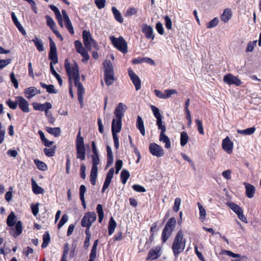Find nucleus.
Masks as SVG:
<instances>
[{
    "mask_svg": "<svg viewBox=\"0 0 261 261\" xmlns=\"http://www.w3.org/2000/svg\"><path fill=\"white\" fill-rule=\"evenodd\" d=\"M16 99H17L18 105L22 111L25 113H28L30 112L29 103L27 100L20 96L16 97Z\"/></svg>",
    "mask_w": 261,
    "mask_h": 261,
    "instance_id": "22",
    "label": "nucleus"
},
{
    "mask_svg": "<svg viewBox=\"0 0 261 261\" xmlns=\"http://www.w3.org/2000/svg\"><path fill=\"white\" fill-rule=\"evenodd\" d=\"M176 223V220L174 217H172L168 220L162 232L161 240L163 243L166 242L171 235L175 227Z\"/></svg>",
    "mask_w": 261,
    "mask_h": 261,
    "instance_id": "7",
    "label": "nucleus"
},
{
    "mask_svg": "<svg viewBox=\"0 0 261 261\" xmlns=\"http://www.w3.org/2000/svg\"><path fill=\"white\" fill-rule=\"evenodd\" d=\"M112 11L115 20L119 23H122L123 22V18L120 11L115 7H112Z\"/></svg>",
    "mask_w": 261,
    "mask_h": 261,
    "instance_id": "31",
    "label": "nucleus"
},
{
    "mask_svg": "<svg viewBox=\"0 0 261 261\" xmlns=\"http://www.w3.org/2000/svg\"><path fill=\"white\" fill-rule=\"evenodd\" d=\"M32 41L34 42L36 47L39 51H42L44 50L43 45L40 39H39L36 37L32 39Z\"/></svg>",
    "mask_w": 261,
    "mask_h": 261,
    "instance_id": "41",
    "label": "nucleus"
},
{
    "mask_svg": "<svg viewBox=\"0 0 261 261\" xmlns=\"http://www.w3.org/2000/svg\"><path fill=\"white\" fill-rule=\"evenodd\" d=\"M81 129L80 127L75 139L76 158L81 161H84L86 158V148L84 138L81 136Z\"/></svg>",
    "mask_w": 261,
    "mask_h": 261,
    "instance_id": "6",
    "label": "nucleus"
},
{
    "mask_svg": "<svg viewBox=\"0 0 261 261\" xmlns=\"http://www.w3.org/2000/svg\"><path fill=\"white\" fill-rule=\"evenodd\" d=\"M161 250L160 246H156L151 249L148 253L146 259L154 260L159 258L161 255Z\"/></svg>",
    "mask_w": 261,
    "mask_h": 261,
    "instance_id": "19",
    "label": "nucleus"
},
{
    "mask_svg": "<svg viewBox=\"0 0 261 261\" xmlns=\"http://www.w3.org/2000/svg\"><path fill=\"white\" fill-rule=\"evenodd\" d=\"M95 4L99 9H101L105 7L106 0H95Z\"/></svg>",
    "mask_w": 261,
    "mask_h": 261,
    "instance_id": "59",
    "label": "nucleus"
},
{
    "mask_svg": "<svg viewBox=\"0 0 261 261\" xmlns=\"http://www.w3.org/2000/svg\"><path fill=\"white\" fill-rule=\"evenodd\" d=\"M45 130L50 134L57 137L60 136L61 130L59 127H46Z\"/></svg>",
    "mask_w": 261,
    "mask_h": 261,
    "instance_id": "36",
    "label": "nucleus"
},
{
    "mask_svg": "<svg viewBox=\"0 0 261 261\" xmlns=\"http://www.w3.org/2000/svg\"><path fill=\"white\" fill-rule=\"evenodd\" d=\"M257 40L250 41L247 44V46L246 49V52H251L253 50L254 47L256 46L257 43Z\"/></svg>",
    "mask_w": 261,
    "mask_h": 261,
    "instance_id": "52",
    "label": "nucleus"
},
{
    "mask_svg": "<svg viewBox=\"0 0 261 261\" xmlns=\"http://www.w3.org/2000/svg\"><path fill=\"white\" fill-rule=\"evenodd\" d=\"M82 35L84 44L87 49L91 50L92 46L96 49H98V44L96 41L92 38L89 31L84 30Z\"/></svg>",
    "mask_w": 261,
    "mask_h": 261,
    "instance_id": "10",
    "label": "nucleus"
},
{
    "mask_svg": "<svg viewBox=\"0 0 261 261\" xmlns=\"http://www.w3.org/2000/svg\"><path fill=\"white\" fill-rule=\"evenodd\" d=\"M24 93L26 97L29 99L37 94V89L35 87H30L24 89Z\"/></svg>",
    "mask_w": 261,
    "mask_h": 261,
    "instance_id": "30",
    "label": "nucleus"
},
{
    "mask_svg": "<svg viewBox=\"0 0 261 261\" xmlns=\"http://www.w3.org/2000/svg\"><path fill=\"white\" fill-rule=\"evenodd\" d=\"M181 203V199L180 198H176L174 200V203L173 206V210L175 212H177L179 211V206Z\"/></svg>",
    "mask_w": 261,
    "mask_h": 261,
    "instance_id": "55",
    "label": "nucleus"
},
{
    "mask_svg": "<svg viewBox=\"0 0 261 261\" xmlns=\"http://www.w3.org/2000/svg\"><path fill=\"white\" fill-rule=\"evenodd\" d=\"M50 50L48 53V58L51 62L50 63L56 64L58 62L57 47L55 43L51 37H49Z\"/></svg>",
    "mask_w": 261,
    "mask_h": 261,
    "instance_id": "11",
    "label": "nucleus"
},
{
    "mask_svg": "<svg viewBox=\"0 0 261 261\" xmlns=\"http://www.w3.org/2000/svg\"><path fill=\"white\" fill-rule=\"evenodd\" d=\"M96 212L98 216V222L99 223H101L104 217V213L101 204H97L96 206Z\"/></svg>",
    "mask_w": 261,
    "mask_h": 261,
    "instance_id": "43",
    "label": "nucleus"
},
{
    "mask_svg": "<svg viewBox=\"0 0 261 261\" xmlns=\"http://www.w3.org/2000/svg\"><path fill=\"white\" fill-rule=\"evenodd\" d=\"M86 239L84 241V248L87 249L90 245V240L91 239V232L90 231H85Z\"/></svg>",
    "mask_w": 261,
    "mask_h": 261,
    "instance_id": "48",
    "label": "nucleus"
},
{
    "mask_svg": "<svg viewBox=\"0 0 261 261\" xmlns=\"http://www.w3.org/2000/svg\"><path fill=\"white\" fill-rule=\"evenodd\" d=\"M31 182L32 190L34 194H43L44 193V189L39 186H38L33 178H32Z\"/></svg>",
    "mask_w": 261,
    "mask_h": 261,
    "instance_id": "28",
    "label": "nucleus"
},
{
    "mask_svg": "<svg viewBox=\"0 0 261 261\" xmlns=\"http://www.w3.org/2000/svg\"><path fill=\"white\" fill-rule=\"evenodd\" d=\"M11 60L8 59L6 60H0V70L4 68L11 63Z\"/></svg>",
    "mask_w": 261,
    "mask_h": 261,
    "instance_id": "62",
    "label": "nucleus"
},
{
    "mask_svg": "<svg viewBox=\"0 0 261 261\" xmlns=\"http://www.w3.org/2000/svg\"><path fill=\"white\" fill-rule=\"evenodd\" d=\"M227 205L237 215L238 214H240L243 212V209L238 204L234 203L233 202H228L226 203Z\"/></svg>",
    "mask_w": 261,
    "mask_h": 261,
    "instance_id": "33",
    "label": "nucleus"
},
{
    "mask_svg": "<svg viewBox=\"0 0 261 261\" xmlns=\"http://www.w3.org/2000/svg\"><path fill=\"white\" fill-rule=\"evenodd\" d=\"M155 29L159 34L162 35L164 34V29L161 22L159 21L156 23Z\"/></svg>",
    "mask_w": 261,
    "mask_h": 261,
    "instance_id": "58",
    "label": "nucleus"
},
{
    "mask_svg": "<svg viewBox=\"0 0 261 261\" xmlns=\"http://www.w3.org/2000/svg\"><path fill=\"white\" fill-rule=\"evenodd\" d=\"M39 203H32L31 205V209L34 216H36L39 213Z\"/></svg>",
    "mask_w": 261,
    "mask_h": 261,
    "instance_id": "51",
    "label": "nucleus"
},
{
    "mask_svg": "<svg viewBox=\"0 0 261 261\" xmlns=\"http://www.w3.org/2000/svg\"><path fill=\"white\" fill-rule=\"evenodd\" d=\"M137 127L140 130L141 134L144 136L145 134V130L144 125V122L142 118L140 116H138L137 119Z\"/></svg>",
    "mask_w": 261,
    "mask_h": 261,
    "instance_id": "32",
    "label": "nucleus"
},
{
    "mask_svg": "<svg viewBox=\"0 0 261 261\" xmlns=\"http://www.w3.org/2000/svg\"><path fill=\"white\" fill-rule=\"evenodd\" d=\"M10 80L11 82L13 84L14 87L17 89L18 87V82L17 80L15 78L14 73L12 72L10 74Z\"/></svg>",
    "mask_w": 261,
    "mask_h": 261,
    "instance_id": "63",
    "label": "nucleus"
},
{
    "mask_svg": "<svg viewBox=\"0 0 261 261\" xmlns=\"http://www.w3.org/2000/svg\"><path fill=\"white\" fill-rule=\"evenodd\" d=\"M222 146L223 149L228 154H231L233 150V144L228 137H226L222 141Z\"/></svg>",
    "mask_w": 261,
    "mask_h": 261,
    "instance_id": "20",
    "label": "nucleus"
},
{
    "mask_svg": "<svg viewBox=\"0 0 261 261\" xmlns=\"http://www.w3.org/2000/svg\"><path fill=\"white\" fill-rule=\"evenodd\" d=\"M56 146H54L50 148H45L43 150L44 154L48 157H51L55 155Z\"/></svg>",
    "mask_w": 261,
    "mask_h": 261,
    "instance_id": "46",
    "label": "nucleus"
},
{
    "mask_svg": "<svg viewBox=\"0 0 261 261\" xmlns=\"http://www.w3.org/2000/svg\"><path fill=\"white\" fill-rule=\"evenodd\" d=\"M124 107H125V106L122 103H118L114 111L115 118L113 119L112 122V133L114 146L116 149H118L119 147V138L117 133H119L121 129L122 118L125 111L123 108Z\"/></svg>",
    "mask_w": 261,
    "mask_h": 261,
    "instance_id": "1",
    "label": "nucleus"
},
{
    "mask_svg": "<svg viewBox=\"0 0 261 261\" xmlns=\"http://www.w3.org/2000/svg\"><path fill=\"white\" fill-rule=\"evenodd\" d=\"M186 246V240L184 239V234L182 230H179L174 239L172 249L174 256L177 257L179 254L181 253Z\"/></svg>",
    "mask_w": 261,
    "mask_h": 261,
    "instance_id": "4",
    "label": "nucleus"
},
{
    "mask_svg": "<svg viewBox=\"0 0 261 261\" xmlns=\"http://www.w3.org/2000/svg\"><path fill=\"white\" fill-rule=\"evenodd\" d=\"M69 250V244L68 243H66L64 245L63 251V254H62L61 261H68L67 260V255L68 254Z\"/></svg>",
    "mask_w": 261,
    "mask_h": 261,
    "instance_id": "45",
    "label": "nucleus"
},
{
    "mask_svg": "<svg viewBox=\"0 0 261 261\" xmlns=\"http://www.w3.org/2000/svg\"><path fill=\"white\" fill-rule=\"evenodd\" d=\"M158 129L161 130V133L160 135L159 140L160 141H162L163 142L165 143V147L166 148H170L171 147V142L167 136H166L165 133L166 130V127L165 125H163L162 126L158 127Z\"/></svg>",
    "mask_w": 261,
    "mask_h": 261,
    "instance_id": "15",
    "label": "nucleus"
},
{
    "mask_svg": "<svg viewBox=\"0 0 261 261\" xmlns=\"http://www.w3.org/2000/svg\"><path fill=\"white\" fill-rule=\"evenodd\" d=\"M165 21V27L168 30H170L172 28V21L168 15L164 17Z\"/></svg>",
    "mask_w": 261,
    "mask_h": 261,
    "instance_id": "60",
    "label": "nucleus"
},
{
    "mask_svg": "<svg viewBox=\"0 0 261 261\" xmlns=\"http://www.w3.org/2000/svg\"><path fill=\"white\" fill-rule=\"evenodd\" d=\"M93 154L91 155L92 159V164H99L100 160L99 157L98 151L97 148L92 149Z\"/></svg>",
    "mask_w": 261,
    "mask_h": 261,
    "instance_id": "34",
    "label": "nucleus"
},
{
    "mask_svg": "<svg viewBox=\"0 0 261 261\" xmlns=\"http://www.w3.org/2000/svg\"><path fill=\"white\" fill-rule=\"evenodd\" d=\"M138 13V9L134 7H130L126 10L125 16L126 17H130L133 15H135Z\"/></svg>",
    "mask_w": 261,
    "mask_h": 261,
    "instance_id": "50",
    "label": "nucleus"
},
{
    "mask_svg": "<svg viewBox=\"0 0 261 261\" xmlns=\"http://www.w3.org/2000/svg\"><path fill=\"white\" fill-rule=\"evenodd\" d=\"M128 75L135 87L137 91L140 90L141 87V82L139 77L133 71L132 68H129L127 70Z\"/></svg>",
    "mask_w": 261,
    "mask_h": 261,
    "instance_id": "14",
    "label": "nucleus"
},
{
    "mask_svg": "<svg viewBox=\"0 0 261 261\" xmlns=\"http://www.w3.org/2000/svg\"><path fill=\"white\" fill-rule=\"evenodd\" d=\"M150 152L154 156L161 157L164 155V150L161 146L155 143H150L149 146Z\"/></svg>",
    "mask_w": 261,
    "mask_h": 261,
    "instance_id": "13",
    "label": "nucleus"
},
{
    "mask_svg": "<svg viewBox=\"0 0 261 261\" xmlns=\"http://www.w3.org/2000/svg\"><path fill=\"white\" fill-rule=\"evenodd\" d=\"M73 61L74 63L72 64V67H71L68 60L66 59L65 60V69L69 77V82L71 83L72 76L74 79L75 86L77 88V95H84L85 90L83 84L80 82V76L79 66L76 62L75 61Z\"/></svg>",
    "mask_w": 261,
    "mask_h": 261,
    "instance_id": "2",
    "label": "nucleus"
},
{
    "mask_svg": "<svg viewBox=\"0 0 261 261\" xmlns=\"http://www.w3.org/2000/svg\"><path fill=\"white\" fill-rule=\"evenodd\" d=\"M114 168H111L109 172L107 173L106 177L101 190V192L104 193L107 189L110 186V184L111 182L112 179L114 176Z\"/></svg>",
    "mask_w": 261,
    "mask_h": 261,
    "instance_id": "21",
    "label": "nucleus"
},
{
    "mask_svg": "<svg viewBox=\"0 0 261 261\" xmlns=\"http://www.w3.org/2000/svg\"><path fill=\"white\" fill-rule=\"evenodd\" d=\"M255 131V127H251L245 129L241 130L238 129L237 132L239 134L244 135H251L253 134Z\"/></svg>",
    "mask_w": 261,
    "mask_h": 261,
    "instance_id": "42",
    "label": "nucleus"
},
{
    "mask_svg": "<svg viewBox=\"0 0 261 261\" xmlns=\"http://www.w3.org/2000/svg\"><path fill=\"white\" fill-rule=\"evenodd\" d=\"M96 215L94 212H87L83 217L81 224L83 227H86L85 231H90V227L93 222L96 220Z\"/></svg>",
    "mask_w": 261,
    "mask_h": 261,
    "instance_id": "9",
    "label": "nucleus"
},
{
    "mask_svg": "<svg viewBox=\"0 0 261 261\" xmlns=\"http://www.w3.org/2000/svg\"><path fill=\"white\" fill-rule=\"evenodd\" d=\"M11 17L14 23L15 24L18 30L22 33V35H26L25 31L18 20L15 14V13L13 12L11 13Z\"/></svg>",
    "mask_w": 261,
    "mask_h": 261,
    "instance_id": "26",
    "label": "nucleus"
},
{
    "mask_svg": "<svg viewBox=\"0 0 261 261\" xmlns=\"http://www.w3.org/2000/svg\"><path fill=\"white\" fill-rule=\"evenodd\" d=\"M45 113L49 123L52 124H54V122L55 121V119L53 116L52 114L50 112L49 113L48 111H47Z\"/></svg>",
    "mask_w": 261,
    "mask_h": 261,
    "instance_id": "64",
    "label": "nucleus"
},
{
    "mask_svg": "<svg viewBox=\"0 0 261 261\" xmlns=\"http://www.w3.org/2000/svg\"><path fill=\"white\" fill-rule=\"evenodd\" d=\"M197 205L199 210L200 219L202 220H204L205 219L206 211L200 202H198L197 203Z\"/></svg>",
    "mask_w": 261,
    "mask_h": 261,
    "instance_id": "47",
    "label": "nucleus"
},
{
    "mask_svg": "<svg viewBox=\"0 0 261 261\" xmlns=\"http://www.w3.org/2000/svg\"><path fill=\"white\" fill-rule=\"evenodd\" d=\"M104 70V80L106 84L109 86L111 85L114 80V70L113 66L109 60H105L103 63Z\"/></svg>",
    "mask_w": 261,
    "mask_h": 261,
    "instance_id": "5",
    "label": "nucleus"
},
{
    "mask_svg": "<svg viewBox=\"0 0 261 261\" xmlns=\"http://www.w3.org/2000/svg\"><path fill=\"white\" fill-rule=\"evenodd\" d=\"M195 122L196 126L197 127V130L199 132V133L201 135L204 134V130L203 127L202 123L201 120H200L199 119H196L195 120Z\"/></svg>",
    "mask_w": 261,
    "mask_h": 261,
    "instance_id": "53",
    "label": "nucleus"
},
{
    "mask_svg": "<svg viewBox=\"0 0 261 261\" xmlns=\"http://www.w3.org/2000/svg\"><path fill=\"white\" fill-rule=\"evenodd\" d=\"M218 22L219 20L218 18L215 17L207 23L206 27L208 29L215 27L217 25Z\"/></svg>",
    "mask_w": 261,
    "mask_h": 261,
    "instance_id": "56",
    "label": "nucleus"
},
{
    "mask_svg": "<svg viewBox=\"0 0 261 261\" xmlns=\"http://www.w3.org/2000/svg\"><path fill=\"white\" fill-rule=\"evenodd\" d=\"M16 217L14 212H12L7 219V224L11 228L9 233L14 238H16L20 236L23 230L22 224L20 221H17Z\"/></svg>",
    "mask_w": 261,
    "mask_h": 261,
    "instance_id": "3",
    "label": "nucleus"
},
{
    "mask_svg": "<svg viewBox=\"0 0 261 261\" xmlns=\"http://www.w3.org/2000/svg\"><path fill=\"white\" fill-rule=\"evenodd\" d=\"M40 85L42 88L45 89L46 91L50 94L57 93V91L55 89V87L53 85H48L43 82H40Z\"/></svg>",
    "mask_w": 261,
    "mask_h": 261,
    "instance_id": "35",
    "label": "nucleus"
},
{
    "mask_svg": "<svg viewBox=\"0 0 261 261\" xmlns=\"http://www.w3.org/2000/svg\"><path fill=\"white\" fill-rule=\"evenodd\" d=\"M34 162L39 170L44 171L47 169V166L44 162L38 159H35Z\"/></svg>",
    "mask_w": 261,
    "mask_h": 261,
    "instance_id": "38",
    "label": "nucleus"
},
{
    "mask_svg": "<svg viewBox=\"0 0 261 261\" xmlns=\"http://www.w3.org/2000/svg\"><path fill=\"white\" fill-rule=\"evenodd\" d=\"M165 99L168 98L171 96L172 94H175L177 93V91L175 89H168L165 90Z\"/></svg>",
    "mask_w": 261,
    "mask_h": 261,
    "instance_id": "57",
    "label": "nucleus"
},
{
    "mask_svg": "<svg viewBox=\"0 0 261 261\" xmlns=\"http://www.w3.org/2000/svg\"><path fill=\"white\" fill-rule=\"evenodd\" d=\"M244 185L246 188V195L249 198H252L254 197L255 192V189L254 186L251 184L244 182Z\"/></svg>",
    "mask_w": 261,
    "mask_h": 261,
    "instance_id": "25",
    "label": "nucleus"
},
{
    "mask_svg": "<svg viewBox=\"0 0 261 261\" xmlns=\"http://www.w3.org/2000/svg\"><path fill=\"white\" fill-rule=\"evenodd\" d=\"M189 136L186 132H182L180 133V143L181 146H185L188 142Z\"/></svg>",
    "mask_w": 261,
    "mask_h": 261,
    "instance_id": "44",
    "label": "nucleus"
},
{
    "mask_svg": "<svg viewBox=\"0 0 261 261\" xmlns=\"http://www.w3.org/2000/svg\"><path fill=\"white\" fill-rule=\"evenodd\" d=\"M98 164L92 165V168L90 173V182L93 186H94L96 184V180L97 176L98 168L97 165Z\"/></svg>",
    "mask_w": 261,
    "mask_h": 261,
    "instance_id": "24",
    "label": "nucleus"
},
{
    "mask_svg": "<svg viewBox=\"0 0 261 261\" xmlns=\"http://www.w3.org/2000/svg\"><path fill=\"white\" fill-rule=\"evenodd\" d=\"M68 217L67 214H64L58 224V228L60 229L68 221Z\"/></svg>",
    "mask_w": 261,
    "mask_h": 261,
    "instance_id": "54",
    "label": "nucleus"
},
{
    "mask_svg": "<svg viewBox=\"0 0 261 261\" xmlns=\"http://www.w3.org/2000/svg\"><path fill=\"white\" fill-rule=\"evenodd\" d=\"M117 224L113 217L110 219L109 225H108V233L109 235H111L115 230Z\"/></svg>",
    "mask_w": 261,
    "mask_h": 261,
    "instance_id": "37",
    "label": "nucleus"
},
{
    "mask_svg": "<svg viewBox=\"0 0 261 261\" xmlns=\"http://www.w3.org/2000/svg\"><path fill=\"white\" fill-rule=\"evenodd\" d=\"M142 32L144 34L146 38L153 40L155 38V34L153 32V29L152 27L146 23H143L142 25Z\"/></svg>",
    "mask_w": 261,
    "mask_h": 261,
    "instance_id": "16",
    "label": "nucleus"
},
{
    "mask_svg": "<svg viewBox=\"0 0 261 261\" xmlns=\"http://www.w3.org/2000/svg\"><path fill=\"white\" fill-rule=\"evenodd\" d=\"M107 161L106 164V168L109 167L113 163V155L111 149V148L109 145L107 146Z\"/></svg>",
    "mask_w": 261,
    "mask_h": 261,
    "instance_id": "29",
    "label": "nucleus"
},
{
    "mask_svg": "<svg viewBox=\"0 0 261 261\" xmlns=\"http://www.w3.org/2000/svg\"><path fill=\"white\" fill-rule=\"evenodd\" d=\"M130 176L129 172L127 170L123 169L120 174V179L123 184H125Z\"/></svg>",
    "mask_w": 261,
    "mask_h": 261,
    "instance_id": "40",
    "label": "nucleus"
},
{
    "mask_svg": "<svg viewBox=\"0 0 261 261\" xmlns=\"http://www.w3.org/2000/svg\"><path fill=\"white\" fill-rule=\"evenodd\" d=\"M223 81L228 85H234L236 86H239L242 83L238 77L231 73L226 74L223 77Z\"/></svg>",
    "mask_w": 261,
    "mask_h": 261,
    "instance_id": "12",
    "label": "nucleus"
},
{
    "mask_svg": "<svg viewBox=\"0 0 261 261\" xmlns=\"http://www.w3.org/2000/svg\"><path fill=\"white\" fill-rule=\"evenodd\" d=\"M6 103L11 109L15 110L17 107L18 102L17 99H16L15 101L9 99L6 101Z\"/></svg>",
    "mask_w": 261,
    "mask_h": 261,
    "instance_id": "49",
    "label": "nucleus"
},
{
    "mask_svg": "<svg viewBox=\"0 0 261 261\" xmlns=\"http://www.w3.org/2000/svg\"><path fill=\"white\" fill-rule=\"evenodd\" d=\"M232 17V12L231 9L226 8L224 10L220 18L224 22H227Z\"/></svg>",
    "mask_w": 261,
    "mask_h": 261,
    "instance_id": "27",
    "label": "nucleus"
},
{
    "mask_svg": "<svg viewBox=\"0 0 261 261\" xmlns=\"http://www.w3.org/2000/svg\"><path fill=\"white\" fill-rule=\"evenodd\" d=\"M45 18L46 20V23L47 25H48L51 29V30L53 32V33L56 35V36L60 39L61 41H63V38L62 35L58 31L55 29V22L53 19V18L50 17L49 15H46L45 16Z\"/></svg>",
    "mask_w": 261,
    "mask_h": 261,
    "instance_id": "17",
    "label": "nucleus"
},
{
    "mask_svg": "<svg viewBox=\"0 0 261 261\" xmlns=\"http://www.w3.org/2000/svg\"><path fill=\"white\" fill-rule=\"evenodd\" d=\"M33 106L34 110L40 111H44L45 113L52 108L51 103L49 102H46L43 104L35 102L33 104Z\"/></svg>",
    "mask_w": 261,
    "mask_h": 261,
    "instance_id": "23",
    "label": "nucleus"
},
{
    "mask_svg": "<svg viewBox=\"0 0 261 261\" xmlns=\"http://www.w3.org/2000/svg\"><path fill=\"white\" fill-rule=\"evenodd\" d=\"M50 241V235L48 231L45 232L43 235V243L41 245L42 248H45L48 245Z\"/></svg>",
    "mask_w": 261,
    "mask_h": 261,
    "instance_id": "39",
    "label": "nucleus"
},
{
    "mask_svg": "<svg viewBox=\"0 0 261 261\" xmlns=\"http://www.w3.org/2000/svg\"><path fill=\"white\" fill-rule=\"evenodd\" d=\"M150 108L154 116L156 119V125L158 127L165 125V124H163V122L162 121L163 116L161 114L159 109L153 105H151L150 106Z\"/></svg>",
    "mask_w": 261,
    "mask_h": 261,
    "instance_id": "18",
    "label": "nucleus"
},
{
    "mask_svg": "<svg viewBox=\"0 0 261 261\" xmlns=\"http://www.w3.org/2000/svg\"><path fill=\"white\" fill-rule=\"evenodd\" d=\"M132 188L135 191L138 192H145L146 191L145 188L139 185H134Z\"/></svg>",
    "mask_w": 261,
    "mask_h": 261,
    "instance_id": "61",
    "label": "nucleus"
},
{
    "mask_svg": "<svg viewBox=\"0 0 261 261\" xmlns=\"http://www.w3.org/2000/svg\"><path fill=\"white\" fill-rule=\"evenodd\" d=\"M110 39L114 46L118 50L123 54L127 53V43L122 37L116 38L113 36H110Z\"/></svg>",
    "mask_w": 261,
    "mask_h": 261,
    "instance_id": "8",
    "label": "nucleus"
}]
</instances>
